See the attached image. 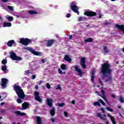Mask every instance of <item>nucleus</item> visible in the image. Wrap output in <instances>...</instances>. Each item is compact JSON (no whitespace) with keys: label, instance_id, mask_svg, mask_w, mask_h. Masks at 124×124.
<instances>
[{"label":"nucleus","instance_id":"nucleus-31","mask_svg":"<svg viewBox=\"0 0 124 124\" xmlns=\"http://www.w3.org/2000/svg\"><path fill=\"white\" fill-rule=\"evenodd\" d=\"M98 101H99V102L101 103V104H102L103 105V106H105V103L104 102V101H103V100H102V99H99L98 100Z\"/></svg>","mask_w":124,"mask_h":124},{"label":"nucleus","instance_id":"nucleus-53","mask_svg":"<svg viewBox=\"0 0 124 124\" xmlns=\"http://www.w3.org/2000/svg\"><path fill=\"white\" fill-rule=\"evenodd\" d=\"M35 89L36 90H38V85H35Z\"/></svg>","mask_w":124,"mask_h":124},{"label":"nucleus","instance_id":"nucleus-15","mask_svg":"<svg viewBox=\"0 0 124 124\" xmlns=\"http://www.w3.org/2000/svg\"><path fill=\"white\" fill-rule=\"evenodd\" d=\"M115 28H116V29H119V30H120V31H122L123 33H124V25L116 24Z\"/></svg>","mask_w":124,"mask_h":124},{"label":"nucleus","instance_id":"nucleus-32","mask_svg":"<svg viewBox=\"0 0 124 124\" xmlns=\"http://www.w3.org/2000/svg\"><path fill=\"white\" fill-rule=\"evenodd\" d=\"M103 49L105 51V53H108L109 50H108L107 46H104Z\"/></svg>","mask_w":124,"mask_h":124},{"label":"nucleus","instance_id":"nucleus-40","mask_svg":"<svg viewBox=\"0 0 124 124\" xmlns=\"http://www.w3.org/2000/svg\"><path fill=\"white\" fill-rule=\"evenodd\" d=\"M17 103L21 104L23 102V101H22V100L21 99L18 98L17 99Z\"/></svg>","mask_w":124,"mask_h":124},{"label":"nucleus","instance_id":"nucleus-8","mask_svg":"<svg viewBox=\"0 0 124 124\" xmlns=\"http://www.w3.org/2000/svg\"><path fill=\"white\" fill-rule=\"evenodd\" d=\"M74 68H75L76 71L78 72V75H79V76L80 77H82V76H83V72H82V70L80 69L79 66H78L77 65H76L74 66Z\"/></svg>","mask_w":124,"mask_h":124},{"label":"nucleus","instance_id":"nucleus-33","mask_svg":"<svg viewBox=\"0 0 124 124\" xmlns=\"http://www.w3.org/2000/svg\"><path fill=\"white\" fill-rule=\"evenodd\" d=\"M1 63L2 64H4V65H5V64H6L7 63V60L6 59H4L1 62Z\"/></svg>","mask_w":124,"mask_h":124},{"label":"nucleus","instance_id":"nucleus-45","mask_svg":"<svg viewBox=\"0 0 124 124\" xmlns=\"http://www.w3.org/2000/svg\"><path fill=\"white\" fill-rule=\"evenodd\" d=\"M50 121H51V122H52V123L55 122V121H56V118H51L50 119Z\"/></svg>","mask_w":124,"mask_h":124},{"label":"nucleus","instance_id":"nucleus-28","mask_svg":"<svg viewBox=\"0 0 124 124\" xmlns=\"http://www.w3.org/2000/svg\"><path fill=\"white\" fill-rule=\"evenodd\" d=\"M119 100L121 103H124V97H123L122 95H119Z\"/></svg>","mask_w":124,"mask_h":124},{"label":"nucleus","instance_id":"nucleus-4","mask_svg":"<svg viewBox=\"0 0 124 124\" xmlns=\"http://www.w3.org/2000/svg\"><path fill=\"white\" fill-rule=\"evenodd\" d=\"M31 40L28 38H22L19 39V43H21V44L25 45V46L29 45V43H31Z\"/></svg>","mask_w":124,"mask_h":124},{"label":"nucleus","instance_id":"nucleus-54","mask_svg":"<svg viewBox=\"0 0 124 124\" xmlns=\"http://www.w3.org/2000/svg\"><path fill=\"white\" fill-rule=\"evenodd\" d=\"M43 83V81H42V80H40L39 82V85H41V84H42Z\"/></svg>","mask_w":124,"mask_h":124},{"label":"nucleus","instance_id":"nucleus-5","mask_svg":"<svg viewBox=\"0 0 124 124\" xmlns=\"http://www.w3.org/2000/svg\"><path fill=\"white\" fill-rule=\"evenodd\" d=\"M71 8L72 9V10L74 11V12H75V13H77L78 15H79L80 13H79V8H78V7L76 5V2H73L71 4Z\"/></svg>","mask_w":124,"mask_h":124},{"label":"nucleus","instance_id":"nucleus-20","mask_svg":"<svg viewBox=\"0 0 124 124\" xmlns=\"http://www.w3.org/2000/svg\"><path fill=\"white\" fill-rule=\"evenodd\" d=\"M15 43V41L13 40H10L8 42L7 45L8 47H12V45Z\"/></svg>","mask_w":124,"mask_h":124},{"label":"nucleus","instance_id":"nucleus-35","mask_svg":"<svg viewBox=\"0 0 124 124\" xmlns=\"http://www.w3.org/2000/svg\"><path fill=\"white\" fill-rule=\"evenodd\" d=\"M31 71L28 70L25 71V75H28V74H31Z\"/></svg>","mask_w":124,"mask_h":124},{"label":"nucleus","instance_id":"nucleus-38","mask_svg":"<svg viewBox=\"0 0 124 124\" xmlns=\"http://www.w3.org/2000/svg\"><path fill=\"white\" fill-rule=\"evenodd\" d=\"M28 12L30 14H36V12L34 11H29Z\"/></svg>","mask_w":124,"mask_h":124},{"label":"nucleus","instance_id":"nucleus-16","mask_svg":"<svg viewBox=\"0 0 124 124\" xmlns=\"http://www.w3.org/2000/svg\"><path fill=\"white\" fill-rule=\"evenodd\" d=\"M107 116L108 118H110L113 124H116V119L113 116L111 115L109 113H107Z\"/></svg>","mask_w":124,"mask_h":124},{"label":"nucleus","instance_id":"nucleus-25","mask_svg":"<svg viewBox=\"0 0 124 124\" xmlns=\"http://www.w3.org/2000/svg\"><path fill=\"white\" fill-rule=\"evenodd\" d=\"M61 68L63 70H66V69H67V66L64 64H62L61 66Z\"/></svg>","mask_w":124,"mask_h":124},{"label":"nucleus","instance_id":"nucleus-22","mask_svg":"<svg viewBox=\"0 0 124 124\" xmlns=\"http://www.w3.org/2000/svg\"><path fill=\"white\" fill-rule=\"evenodd\" d=\"M64 59L65 61H66V62H71V59H70V57H69L68 55H65Z\"/></svg>","mask_w":124,"mask_h":124},{"label":"nucleus","instance_id":"nucleus-17","mask_svg":"<svg viewBox=\"0 0 124 124\" xmlns=\"http://www.w3.org/2000/svg\"><path fill=\"white\" fill-rule=\"evenodd\" d=\"M22 106L23 110H26V109H28V108H29V103L25 102L22 104Z\"/></svg>","mask_w":124,"mask_h":124},{"label":"nucleus","instance_id":"nucleus-34","mask_svg":"<svg viewBox=\"0 0 124 124\" xmlns=\"http://www.w3.org/2000/svg\"><path fill=\"white\" fill-rule=\"evenodd\" d=\"M64 103L61 104V103H58L56 104V106H59V107H62V106H64Z\"/></svg>","mask_w":124,"mask_h":124},{"label":"nucleus","instance_id":"nucleus-64","mask_svg":"<svg viewBox=\"0 0 124 124\" xmlns=\"http://www.w3.org/2000/svg\"><path fill=\"white\" fill-rule=\"evenodd\" d=\"M106 124H109V122H108V121H107V122H106Z\"/></svg>","mask_w":124,"mask_h":124},{"label":"nucleus","instance_id":"nucleus-11","mask_svg":"<svg viewBox=\"0 0 124 124\" xmlns=\"http://www.w3.org/2000/svg\"><path fill=\"white\" fill-rule=\"evenodd\" d=\"M80 65L84 69L87 67V65H86V59L84 57L82 58L80 60Z\"/></svg>","mask_w":124,"mask_h":124},{"label":"nucleus","instance_id":"nucleus-14","mask_svg":"<svg viewBox=\"0 0 124 124\" xmlns=\"http://www.w3.org/2000/svg\"><path fill=\"white\" fill-rule=\"evenodd\" d=\"M46 101H47V105L49 106V107H52L53 105V102H54V100L50 98H47Z\"/></svg>","mask_w":124,"mask_h":124},{"label":"nucleus","instance_id":"nucleus-62","mask_svg":"<svg viewBox=\"0 0 124 124\" xmlns=\"http://www.w3.org/2000/svg\"><path fill=\"white\" fill-rule=\"evenodd\" d=\"M99 81L100 84H101V85H102V81H101V80L100 79H99Z\"/></svg>","mask_w":124,"mask_h":124},{"label":"nucleus","instance_id":"nucleus-3","mask_svg":"<svg viewBox=\"0 0 124 124\" xmlns=\"http://www.w3.org/2000/svg\"><path fill=\"white\" fill-rule=\"evenodd\" d=\"M10 54V58L13 61H22V58L16 56V53H15V52H14V51L11 52Z\"/></svg>","mask_w":124,"mask_h":124},{"label":"nucleus","instance_id":"nucleus-59","mask_svg":"<svg viewBox=\"0 0 124 124\" xmlns=\"http://www.w3.org/2000/svg\"><path fill=\"white\" fill-rule=\"evenodd\" d=\"M6 111V110L5 109H3V110H1V112H2V113H5Z\"/></svg>","mask_w":124,"mask_h":124},{"label":"nucleus","instance_id":"nucleus-6","mask_svg":"<svg viewBox=\"0 0 124 124\" xmlns=\"http://www.w3.org/2000/svg\"><path fill=\"white\" fill-rule=\"evenodd\" d=\"M95 93H98V95H99L100 96H101V97H102V98L104 99V100H105V101H106V102H107V103L108 104V105H109L110 106V104H109V102H108L107 101V99L106 98V95H105V92H104V91H103L102 90L101 91V93L102 94V95H100V94H99V92H95Z\"/></svg>","mask_w":124,"mask_h":124},{"label":"nucleus","instance_id":"nucleus-63","mask_svg":"<svg viewBox=\"0 0 124 124\" xmlns=\"http://www.w3.org/2000/svg\"><path fill=\"white\" fill-rule=\"evenodd\" d=\"M118 108H119V109H121L122 108V107L121 106H119L118 107Z\"/></svg>","mask_w":124,"mask_h":124},{"label":"nucleus","instance_id":"nucleus-7","mask_svg":"<svg viewBox=\"0 0 124 124\" xmlns=\"http://www.w3.org/2000/svg\"><path fill=\"white\" fill-rule=\"evenodd\" d=\"M26 50H28V51H30L31 52V53H32L34 55H35L36 56H41L42 53L36 51L34 50V49H33L32 48L29 47H26L25 48Z\"/></svg>","mask_w":124,"mask_h":124},{"label":"nucleus","instance_id":"nucleus-42","mask_svg":"<svg viewBox=\"0 0 124 124\" xmlns=\"http://www.w3.org/2000/svg\"><path fill=\"white\" fill-rule=\"evenodd\" d=\"M46 88L47 89H51V85L49 84V83H46Z\"/></svg>","mask_w":124,"mask_h":124},{"label":"nucleus","instance_id":"nucleus-9","mask_svg":"<svg viewBox=\"0 0 124 124\" xmlns=\"http://www.w3.org/2000/svg\"><path fill=\"white\" fill-rule=\"evenodd\" d=\"M34 94L35 95V99L37 101H38V102H42V99L40 98L39 96V93L38 92H35L34 93Z\"/></svg>","mask_w":124,"mask_h":124},{"label":"nucleus","instance_id":"nucleus-10","mask_svg":"<svg viewBox=\"0 0 124 124\" xmlns=\"http://www.w3.org/2000/svg\"><path fill=\"white\" fill-rule=\"evenodd\" d=\"M7 82H8V80L7 79L4 78L1 79V86L2 87V89H4V88L6 87V84H7Z\"/></svg>","mask_w":124,"mask_h":124},{"label":"nucleus","instance_id":"nucleus-26","mask_svg":"<svg viewBox=\"0 0 124 124\" xmlns=\"http://www.w3.org/2000/svg\"><path fill=\"white\" fill-rule=\"evenodd\" d=\"M56 113V109L53 108L50 111V114L51 116H55V113Z\"/></svg>","mask_w":124,"mask_h":124},{"label":"nucleus","instance_id":"nucleus-52","mask_svg":"<svg viewBox=\"0 0 124 124\" xmlns=\"http://www.w3.org/2000/svg\"><path fill=\"white\" fill-rule=\"evenodd\" d=\"M71 104H73V105H74V104H75V100L72 101Z\"/></svg>","mask_w":124,"mask_h":124},{"label":"nucleus","instance_id":"nucleus-47","mask_svg":"<svg viewBox=\"0 0 124 124\" xmlns=\"http://www.w3.org/2000/svg\"><path fill=\"white\" fill-rule=\"evenodd\" d=\"M36 78V76H35V75H33L32 76V80H34V78Z\"/></svg>","mask_w":124,"mask_h":124},{"label":"nucleus","instance_id":"nucleus-13","mask_svg":"<svg viewBox=\"0 0 124 124\" xmlns=\"http://www.w3.org/2000/svg\"><path fill=\"white\" fill-rule=\"evenodd\" d=\"M45 43H46V46L48 47H51L53 44H54V40H46L45 41Z\"/></svg>","mask_w":124,"mask_h":124},{"label":"nucleus","instance_id":"nucleus-61","mask_svg":"<svg viewBox=\"0 0 124 124\" xmlns=\"http://www.w3.org/2000/svg\"><path fill=\"white\" fill-rule=\"evenodd\" d=\"M69 39H71V38H72V35H69Z\"/></svg>","mask_w":124,"mask_h":124},{"label":"nucleus","instance_id":"nucleus-46","mask_svg":"<svg viewBox=\"0 0 124 124\" xmlns=\"http://www.w3.org/2000/svg\"><path fill=\"white\" fill-rule=\"evenodd\" d=\"M78 21H83V17H80L78 19Z\"/></svg>","mask_w":124,"mask_h":124},{"label":"nucleus","instance_id":"nucleus-27","mask_svg":"<svg viewBox=\"0 0 124 124\" xmlns=\"http://www.w3.org/2000/svg\"><path fill=\"white\" fill-rule=\"evenodd\" d=\"M93 39L92 38H89L88 39L84 40V42L85 43H87V42H93Z\"/></svg>","mask_w":124,"mask_h":124},{"label":"nucleus","instance_id":"nucleus-57","mask_svg":"<svg viewBox=\"0 0 124 124\" xmlns=\"http://www.w3.org/2000/svg\"><path fill=\"white\" fill-rule=\"evenodd\" d=\"M111 97H113V98H116V96H115L114 94H112Z\"/></svg>","mask_w":124,"mask_h":124},{"label":"nucleus","instance_id":"nucleus-2","mask_svg":"<svg viewBox=\"0 0 124 124\" xmlns=\"http://www.w3.org/2000/svg\"><path fill=\"white\" fill-rule=\"evenodd\" d=\"M14 89L19 98H21V99H24V98H25V93H24L23 90L20 86L15 85L14 86Z\"/></svg>","mask_w":124,"mask_h":124},{"label":"nucleus","instance_id":"nucleus-12","mask_svg":"<svg viewBox=\"0 0 124 124\" xmlns=\"http://www.w3.org/2000/svg\"><path fill=\"white\" fill-rule=\"evenodd\" d=\"M84 14L86 16H95V15H96L95 12H91L90 11H86L84 12Z\"/></svg>","mask_w":124,"mask_h":124},{"label":"nucleus","instance_id":"nucleus-30","mask_svg":"<svg viewBox=\"0 0 124 124\" xmlns=\"http://www.w3.org/2000/svg\"><path fill=\"white\" fill-rule=\"evenodd\" d=\"M93 105H94V106H101L100 103H99V102H94L93 104Z\"/></svg>","mask_w":124,"mask_h":124},{"label":"nucleus","instance_id":"nucleus-44","mask_svg":"<svg viewBox=\"0 0 124 124\" xmlns=\"http://www.w3.org/2000/svg\"><path fill=\"white\" fill-rule=\"evenodd\" d=\"M64 115L65 117H67L68 113L66 111L64 112Z\"/></svg>","mask_w":124,"mask_h":124},{"label":"nucleus","instance_id":"nucleus-56","mask_svg":"<svg viewBox=\"0 0 124 124\" xmlns=\"http://www.w3.org/2000/svg\"><path fill=\"white\" fill-rule=\"evenodd\" d=\"M3 2H7L8 1V0H1Z\"/></svg>","mask_w":124,"mask_h":124},{"label":"nucleus","instance_id":"nucleus-21","mask_svg":"<svg viewBox=\"0 0 124 124\" xmlns=\"http://www.w3.org/2000/svg\"><path fill=\"white\" fill-rule=\"evenodd\" d=\"M2 70L6 73H7V72H8V70H7V67H6V65L2 66Z\"/></svg>","mask_w":124,"mask_h":124},{"label":"nucleus","instance_id":"nucleus-29","mask_svg":"<svg viewBox=\"0 0 124 124\" xmlns=\"http://www.w3.org/2000/svg\"><path fill=\"white\" fill-rule=\"evenodd\" d=\"M1 97H3V98H5L6 97V94L5 93H1L0 95V99L1 98Z\"/></svg>","mask_w":124,"mask_h":124},{"label":"nucleus","instance_id":"nucleus-48","mask_svg":"<svg viewBox=\"0 0 124 124\" xmlns=\"http://www.w3.org/2000/svg\"><path fill=\"white\" fill-rule=\"evenodd\" d=\"M95 74V71H94V70H93V71H92V75H93L94 76Z\"/></svg>","mask_w":124,"mask_h":124},{"label":"nucleus","instance_id":"nucleus-19","mask_svg":"<svg viewBox=\"0 0 124 124\" xmlns=\"http://www.w3.org/2000/svg\"><path fill=\"white\" fill-rule=\"evenodd\" d=\"M15 113L16 114V116H26V113L24 112H21L20 111H16L15 112Z\"/></svg>","mask_w":124,"mask_h":124},{"label":"nucleus","instance_id":"nucleus-60","mask_svg":"<svg viewBox=\"0 0 124 124\" xmlns=\"http://www.w3.org/2000/svg\"><path fill=\"white\" fill-rule=\"evenodd\" d=\"M4 103H5L4 102L1 103H0V106H2V105H4Z\"/></svg>","mask_w":124,"mask_h":124},{"label":"nucleus","instance_id":"nucleus-23","mask_svg":"<svg viewBox=\"0 0 124 124\" xmlns=\"http://www.w3.org/2000/svg\"><path fill=\"white\" fill-rule=\"evenodd\" d=\"M3 28H5L6 27H11V23H7L5 22L3 24Z\"/></svg>","mask_w":124,"mask_h":124},{"label":"nucleus","instance_id":"nucleus-41","mask_svg":"<svg viewBox=\"0 0 124 124\" xmlns=\"http://www.w3.org/2000/svg\"><path fill=\"white\" fill-rule=\"evenodd\" d=\"M91 81L93 82V83L94 81V75H92L91 77Z\"/></svg>","mask_w":124,"mask_h":124},{"label":"nucleus","instance_id":"nucleus-51","mask_svg":"<svg viewBox=\"0 0 124 124\" xmlns=\"http://www.w3.org/2000/svg\"><path fill=\"white\" fill-rule=\"evenodd\" d=\"M109 24H110L109 22L104 23V25H105V26H107V25H109Z\"/></svg>","mask_w":124,"mask_h":124},{"label":"nucleus","instance_id":"nucleus-18","mask_svg":"<svg viewBox=\"0 0 124 124\" xmlns=\"http://www.w3.org/2000/svg\"><path fill=\"white\" fill-rule=\"evenodd\" d=\"M36 122L37 124H42L43 120L41 119V117L40 116H37L36 117Z\"/></svg>","mask_w":124,"mask_h":124},{"label":"nucleus","instance_id":"nucleus-39","mask_svg":"<svg viewBox=\"0 0 124 124\" xmlns=\"http://www.w3.org/2000/svg\"><path fill=\"white\" fill-rule=\"evenodd\" d=\"M106 110L109 111V112H114V110L109 107L107 108Z\"/></svg>","mask_w":124,"mask_h":124},{"label":"nucleus","instance_id":"nucleus-36","mask_svg":"<svg viewBox=\"0 0 124 124\" xmlns=\"http://www.w3.org/2000/svg\"><path fill=\"white\" fill-rule=\"evenodd\" d=\"M7 8H8V9H9L10 10H11V11H13L14 10V9L13 8V6H7Z\"/></svg>","mask_w":124,"mask_h":124},{"label":"nucleus","instance_id":"nucleus-24","mask_svg":"<svg viewBox=\"0 0 124 124\" xmlns=\"http://www.w3.org/2000/svg\"><path fill=\"white\" fill-rule=\"evenodd\" d=\"M97 116L100 119H102V120H103V121H107V119L103 117V116H102V115L100 114V113H98L97 114Z\"/></svg>","mask_w":124,"mask_h":124},{"label":"nucleus","instance_id":"nucleus-37","mask_svg":"<svg viewBox=\"0 0 124 124\" xmlns=\"http://www.w3.org/2000/svg\"><path fill=\"white\" fill-rule=\"evenodd\" d=\"M7 19L8 20V21H10V22L13 21V17L12 16H8L7 17Z\"/></svg>","mask_w":124,"mask_h":124},{"label":"nucleus","instance_id":"nucleus-58","mask_svg":"<svg viewBox=\"0 0 124 124\" xmlns=\"http://www.w3.org/2000/svg\"><path fill=\"white\" fill-rule=\"evenodd\" d=\"M42 62L43 63H45V60H44V59H42Z\"/></svg>","mask_w":124,"mask_h":124},{"label":"nucleus","instance_id":"nucleus-50","mask_svg":"<svg viewBox=\"0 0 124 124\" xmlns=\"http://www.w3.org/2000/svg\"><path fill=\"white\" fill-rule=\"evenodd\" d=\"M70 16H71L70 14H67L66 15L67 18H69L70 17Z\"/></svg>","mask_w":124,"mask_h":124},{"label":"nucleus","instance_id":"nucleus-49","mask_svg":"<svg viewBox=\"0 0 124 124\" xmlns=\"http://www.w3.org/2000/svg\"><path fill=\"white\" fill-rule=\"evenodd\" d=\"M101 111H102L103 113H105V110H104V108H101Z\"/></svg>","mask_w":124,"mask_h":124},{"label":"nucleus","instance_id":"nucleus-55","mask_svg":"<svg viewBox=\"0 0 124 124\" xmlns=\"http://www.w3.org/2000/svg\"><path fill=\"white\" fill-rule=\"evenodd\" d=\"M57 89H58L59 90H61V86H60V85H58L57 86Z\"/></svg>","mask_w":124,"mask_h":124},{"label":"nucleus","instance_id":"nucleus-1","mask_svg":"<svg viewBox=\"0 0 124 124\" xmlns=\"http://www.w3.org/2000/svg\"><path fill=\"white\" fill-rule=\"evenodd\" d=\"M111 65L108 62H106L102 64V68L101 70V73H102L104 76L107 77L106 82L111 84L112 82V77L111 76V73H112V69H111Z\"/></svg>","mask_w":124,"mask_h":124},{"label":"nucleus","instance_id":"nucleus-43","mask_svg":"<svg viewBox=\"0 0 124 124\" xmlns=\"http://www.w3.org/2000/svg\"><path fill=\"white\" fill-rule=\"evenodd\" d=\"M58 72L60 74H62V70L60 68L58 69Z\"/></svg>","mask_w":124,"mask_h":124}]
</instances>
